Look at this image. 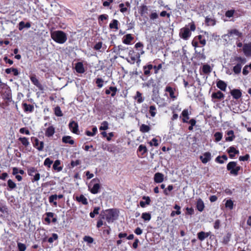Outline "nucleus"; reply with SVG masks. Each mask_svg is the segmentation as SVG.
<instances>
[{"mask_svg":"<svg viewBox=\"0 0 251 251\" xmlns=\"http://www.w3.org/2000/svg\"><path fill=\"white\" fill-rule=\"evenodd\" d=\"M119 216L118 212L116 209H109L102 210L100 217L101 219H105L108 223H113Z\"/></svg>","mask_w":251,"mask_h":251,"instance_id":"obj_1","label":"nucleus"},{"mask_svg":"<svg viewBox=\"0 0 251 251\" xmlns=\"http://www.w3.org/2000/svg\"><path fill=\"white\" fill-rule=\"evenodd\" d=\"M51 37L56 42L63 44L67 40L66 34L61 30L54 31L51 33Z\"/></svg>","mask_w":251,"mask_h":251,"instance_id":"obj_2","label":"nucleus"},{"mask_svg":"<svg viewBox=\"0 0 251 251\" xmlns=\"http://www.w3.org/2000/svg\"><path fill=\"white\" fill-rule=\"evenodd\" d=\"M241 167L237 165V163L234 161L229 162L226 166V169L230 171V174L235 176L238 175V172L240 170Z\"/></svg>","mask_w":251,"mask_h":251,"instance_id":"obj_3","label":"nucleus"},{"mask_svg":"<svg viewBox=\"0 0 251 251\" xmlns=\"http://www.w3.org/2000/svg\"><path fill=\"white\" fill-rule=\"evenodd\" d=\"M191 33L189 29L187 27H184L180 29L179 36L184 40H187L191 36Z\"/></svg>","mask_w":251,"mask_h":251,"instance_id":"obj_4","label":"nucleus"},{"mask_svg":"<svg viewBox=\"0 0 251 251\" xmlns=\"http://www.w3.org/2000/svg\"><path fill=\"white\" fill-rule=\"evenodd\" d=\"M134 53V51L133 50H130L128 51V55L130 56V59H126L127 61L131 63V64H134L137 59H138V61H140V54L139 53H138L136 55H133V54Z\"/></svg>","mask_w":251,"mask_h":251,"instance_id":"obj_5","label":"nucleus"},{"mask_svg":"<svg viewBox=\"0 0 251 251\" xmlns=\"http://www.w3.org/2000/svg\"><path fill=\"white\" fill-rule=\"evenodd\" d=\"M69 127L73 133H77L78 130V124L75 121H71L69 124Z\"/></svg>","mask_w":251,"mask_h":251,"instance_id":"obj_6","label":"nucleus"},{"mask_svg":"<svg viewBox=\"0 0 251 251\" xmlns=\"http://www.w3.org/2000/svg\"><path fill=\"white\" fill-rule=\"evenodd\" d=\"M200 158L203 163L206 164L211 160V153L209 152H206L202 155L201 156Z\"/></svg>","mask_w":251,"mask_h":251,"instance_id":"obj_7","label":"nucleus"},{"mask_svg":"<svg viewBox=\"0 0 251 251\" xmlns=\"http://www.w3.org/2000/svg\"><path fill=\"white\" fill-rule=\"evenodd\" d=\"M128 50V48L124 47L122 45H119L118 46L117 50V54L119 55V56L121 58H124V52Z\"/></svg>","mask_w":251,"mask_h":251,"instance_id":"obj_8","label":"nucleus"},{"mask_svg":"<svg viewBox=\"0 0 251 251\" xmlns=\"http://www.w3.org/2000/svg\"><path fill=\"white\" fill-rule=\"evenodd\" d=\"M33 146L34 147L39 151H41L43 150L44 143L43 141L40 142L37 138H34Z\"/></svg>","mask_w":251,"mask_h":251,"instance_id":"obj_9","label":"nucleus"},{"mask_svg":"<svg viewBox=\"0 0 251 251\" xmlns=\"http://www.w3.org/2000/svg\"><path fill=\"white\" fill-rule=\"evenodd\" d=\"M164 175L160 173H156L154 176V181L156 183H161L164 180Z\"/></svg>","mask_w":251,"mask_h":251,"instance_id":"obj_10","label":"nucleus"},{"mask_svg":"<svg viewBox=\"0 0 251 251\" xmlns=\"http://www.w3.org/2000/svg\"><path fill=\"white\" fill-rule=\"evenodd\" d=\"M55 133L54 127L51 126L48 127L45 131V135L48 137H50L53 136Z\"/></svg>","mask_w":251,"mask_h":251,"instance_id":"obj_11","label":"nucleus"},{"mask_svg":"<svg viewBox=\"0 0 251 251\" xmlns=\"http://www.w3.org/2000/svg\"><path fill=\"white\" fill-rule=\"evenodd\" d=\"M243 51L246 55H251V43L245 44L243 47Z\"/></svg>","mask_w":251,"mask_h":251,"instance_id":"obj_12","label":"nucleus"},{"mask_svg":"<svg viewBox=\"0 0 251 251\" xmlns=\"http://www.w3.org/2000/svg\"><path fill=\"white\" fill-rule=\"evenodd\" d=\"M230 94L236 100L239 99L242 96V93L239 89H233L230 92Z\"/></svg>","mask_w":251,"mask_h":251,"instance_id":"obj_13","label":"nucleus"},{"mask_svg":"<svg viewBox=\"0 0 251 251\" xmlns=\"http://www.w3.org/2000/svg\"><path fill=\"white\" fill-rule=\"evenodd\" d=\"M89 188L90 189V191L92 194H97L99 189H100V185L98 183H96L94 184L93 186L91 188L90 186H89Z\"/></svg>","mask_w":251,"mask_h":251,"instance_id":"obj_14","label":"nucleus"},{"mask_svg":"<svg viewBox=\"0 0 251 251\" xmlns=\"http://www.w3.org/2000/svg\"><path fill=\"white\" fill-rule=\"evenodd\" d=\"M217 86L222 91H225L226 89L227 85L224 81L220 80L217 82Z\"/></svg>","mask_w":251,"mask_h":251,"instance_id":"obj_15","label":"nucleus"},{"mask_svg":"<svg viewBox=\"0 0 251 251\" xmlns=\"http://www.w3.org/2000/svg\"><path fill=\"white\" fill-rule=\"evenodd\" d=\"M143 199L145 200L146 201H140V205L142 207H145L146 204H147V205L150 204V203L151 202V199L149 197L144 196L143 197Z\"/></svg>","mask_w":251,"mask_h":251,"instance_id":"obj_16","label":"nucleus"},{"mask_svg":"<svg viewBox=\"0 0 251 251\" xmlns=\"http://www.w3.org/2000/svg\"><path fill=\"white\" fill-rule=\"evenodd\" d=\"M209 235V233L208 232H205L204 231H201L198 233V238L201 241H203L206 237Z\"/></svg>","mask_w":251,"mask_h":251,"instance_id":"obj_17","label":"nucleus"},{"mask_svg":"<svg viewBox=\"0 0 251 251\" xmlns=\"http://www.w3.org/2000/svg\"><path fill=\"white\" fill-rule=\"evenodd\" d=\"M23 106L25 112H31L34 109V106L31 104H27L26 103H23Z\"/></svg>","mask_w":251,"mask_h":251,"instance_id":"obj_18","label":"nucleus"},{"mask_svg":"<svg viewBox=\"0 0 251 251\" xmlns=\"http://www.w3.org/2000/svg\"><path fill=\"white\" fill-rule=\"evenodd\" d=\"M30 26L31 24L29 22H27L25 24L24 22L21 21L19 24V29L20 30H22L25 27L28 28Z\"/></svg>","mask_w":251,"mask_h":251,"instance_id":"obj_19","label":"nucleus"},{"mask_svg":"<svg viewBox=\"0 0 251 251\" xmlns=\"http://www.w3.org/2000/svg\"><path fill=\"white\" fill-rule=\"evenodd\" d=\"M197 208L198 210L200 212L202 211L204 208L203 202L201 199H199L197 201Z\"/></svg>","mask_w":251,"mask_h":251,"instance_id":"obj_20","label":"nucleus"},{"mask_svg":"<svg viewBox=\"0 0 251 251\" xmlns=\"http://www.w3.org/2000/svg\"><path fill=\"white\" fill-rule=\"evenodd\" d=\"M226 134L228 136V137H227L226 138V141H232L235 138L233 130H230L227 132Z\"/></svg>","mask_w":251,"mask_h":251,"instance_id":"obj_21","label":"nucleus"},{"mask_svg":"<svg viewBox=\"0 0 251 251\" xmlns=\"http://www.w3.org/2000/svg\"><path fill=\"white\" fill-rule=\"evenodd\" d=\"M75 69L77 73H83L84 72V69L83 64L81 62H78L75 65Z\"/></svg>","mask_w":251,"mask_h":251,"instance_id":"obj_22","label":"nucleus"},{"mask_svg":"<svg viewBox=\"0 0 251 251\" xmlns=\"http://www.w3.org/2000/svg\"><path fill=\"white\" fill-rule=\"evenodd\" d=\"M182 116L183 117L182 121L183 123H187L188 120L189 119L188 110L187 109H184L182 112Z\"/></svg>","mask_w":251,"mask_h":251,"instance_id":"obj_23","label":"nucleus"},{"mask_svg":"<svg viewBox=\"0 0 251 251\" xmlns=\"http://www.w3.org/2000/svg\"><path fill=\"white\" fill-rule=\"evenodd\" d=\"M62 142L64 143H68L70 145H73L75 143L74 141L71 139V137L70 136L63 137Z\"/></svg>","mask_w":251,"mask_h":251,"instance_id":"obj_24","label":"nucleus"},{"mask_svg":"<svg viewBox=\"0 0 251 251\" xmlns=\"http://www.w3.org/2000/svg\"><path fill=\"white\" fill-rule=\"evenodd\" d=\"M60 164V161L59 160H56L54 161L53 165V169L55 170L60 172L62 170L63 168L61 166H59Z\"/></svg>","mask_w":251,"mask_h":251,"instance_id":"obj_25","label":"nucleus"},{"mask_svg":"<svg viewBox=\"0 0 251 251\" xmlns=\"http://www.w3.org/2000/svg\"><path fill=\"white\" fill-rule=\"evenodd\" d=\"M76 200L78 202H81L84 205L88 204L87 199L83 195H81L79 197H76Z\"/></svg>","mask_w":251,"mask_h":251,"instance_id":"obj_26","label":"nucleus"},{"mask_svg":"<svg viewBox=\"0 0 251 251\" xmlns=\"http://www.w3.org/2000/svg\"><path fill=\"white\" fill-rule=\"evenodd\" d=\"M133 39V38L132 37L130 34H126L125 36L124 39L123 40V43L126 44H129L131 41Z\"/></svg>","mask_w":251,"mask_h":251,"instance_id":"obj_27","label":"nucleus"},{"mask_svg":"<svg viewBox=\"0 0 251 251\" xmlns=\"http://www.w3.org/2000/svg\"><path fill=\"white\" fill-rule=\"evenodd\" d=\"M212 97L217 99H222L224 98V95L221 91H218L216 93H213L212 94Z\"/></svg>","mask_w":251,"mask_h":251,"instance_id":"obj_28","label":"nucleus"},{"mask_svg":"<svg viewBox=\"0 0 251 251\" xmlns=\"http://www.w3.org/2000/svg\"><path fill=\"white\" fill-rule=\"evenodd\" d=\"M30 78L31 81L37 87L40 88L41 87V84L40 83L35 75L30 76Z\"/></svg>","mask_w":251,"mask_h":251,"instance_id":"obj_29","label":"nucleus"},{"mask_svg":"<svg viewBox=\"0 0 251 251\" xmlns=\"http://www.w3.org/2000/svg\"><path fill=\"white\" fill-rule=\"evenodd\" d=\"M233 34L238 37H241L242 36V33L240 32L238 30L236 29L230 30L228 33V36H230Z\"/></svg>","mask_w":251,"mask_h":251,"instance_id":"obj_30","label":"nucleus"},{"mask_svg":"<svg viewBox=\"0 0 251 251\" xmlns=\"http://www.w3.org/2000/svg\"><path fill=\"white\" fill-rule=\"evenodd\" d=\"M150 129L151 127L145 124H142L140 127V130L143 133L148 132Z\"/></svg>","mask_w":251,"mask_h":251,"instance_id":"obj_31","label":"nucleus"},{"mask_svg":"<svg viewBox=\"0 0 251 251\" xmlns=\"http://www.w3.org/2000/svg\"><path fill=\"white\" fill-rule=\"evenodd\" d=\"M242 68V65L240 63L237 64L234 67H233V71L235 74H239L241 73Z\"/></svg>","mask_w":251,"mask_h":251,"instance_id":"obj_32","label":"nucleus"},{"mask_svg":"<svg viewBox=\"0 0 251 251\" xmlns=\"http://www.w3.org/2000/svg\"><path fill=\"white\" fill-rule=\"evenodd\" d=\"M156 84L154 82V79L151 78L147 82L143 84L144 86H146L147 87H154Z\"/></svg>","mask_w":251,"mask_h":251,"instance_id":"obj_33","label":"nucleus"},{"mask_svg":"<svg viewBox=\"0 0 251 251\" xmlns=\"http://www.w3.org/2000/svg\"><path fill=\"white\" fill-rule=\"evenodd\" d=\"M118 21L117 20H113L112 22L109 25V27L111 29H115L117 30L118 29Z\"/></svg>","mask_w":251,"mask_h":251,"instance_id":"obj_34","label":"nucleus"},{"mask_svg":"<svg viewBox=\"0 0 251 251\" xmlns=\"http://www.w3.org/2000/svg\"><path fill=\"white\" fill-rule=\"evenodd\" d=\"M165 91L168 93H169L170 96L171 98L174 99L176 98V96H175L174 92L173 90V88L170 86H167L166 88Z\"/></svg>","mask_w":251,"mask_h":251,"instance_id":"obj_35","label":"nucleus"},{"mask_svg":"<svg viewBox=\"0 0 251 251\" xmlns=\"http://www.w3.org/2000/svg\"><path fill=\"white\" fill-rule=\"evenodd\" d=\"M205 22L208 25H214L216 24V21L214 19L207 17L205 18Z\"/></svg>","mask_w":251,"mask_h":251,"instance_id":"obj_36","label":"nucleus"},{"mask_svg":"<svg viewBox=\"0 0 251 251\" xmlns=\"http://www.w3.org/2000/svg\"><path fill=\"white\" fill-rule=\"evenodd\" d=\"M152 65H148L144 67V74L147 75H149L150 74V70L152 69Z\"/></svg>","mask_w":251,"mask_h":251,"instance_id":"obj_37","label":"nucleus"},{"mask_svg":"<svg viewBox=\"0 0 251 251\" xmlns=\"http://www.w3.org/2000/svg\"><path fill=\"white\" fill-rule=\"evenodd\" d=\"M141 217L145 221H149L151 219V215L149 213L145 212L142 213Z\"/></svg>","mask_w":251,"mask_h":251,"instance_id":"obj_38","label":"nucleus"},{"mask_svg":"<svg viewBox=\"0 0 251 251\" xmlns=\"http://www.w3.org/2000/svg\"><path fill=\"white\" fill-rule=\"evenodd\" d=\"M57 200V195H51L49 199V202L50 203H53V205L55 206L57 205V202L55 201Z\"/></svg>","mask_w":251,"mask_h":251,"instance_id":"obj_39","label":"nucleus"},{"mask_svg":"<svg viewBox=\"0 0 251 251\" xmlns=\"http://www.w3.org/2000/svg\"><path fill=\"white\" fill-rule=\"evenodd\" d=\"M202 71L205 74H208L211 72V69L209 65H204L202 67Z\"/></svg>","mask_w":251,"mask_h":251,"instance_id":"obj_40","label":"nucleus"},{"mask_svg":"<svg viewBox=\"0 0 251 251\" xmlns=\"http://www.w3.org/2000/svg\"><path fill=\"white\" fill-rule=\"evenodd\" d=\"M19 140L25 147H27L29 145V142H28L27 138L26 137H20Z\"/></svg>","mask_w":251,"mask_h":251,"instance_id":"obj_41","label":"nucleus"},{"mask_svg":"<svg viewBox=\"0 0 251 251\" xmlns=\"http://www.w3.org/2000/svg\"><path fill=\"white\" fill-rule=\"evenodd\" d=\"M102 47V42H99L97 43L94 47V49L96 50H98L100 52H102L103 51L101 50Z\"/></svg>","mask_w":251,"mask_h":251,"instance_id":"obj_42","label":"nucleus"},{"mask_svg":"<svg viewBox=\"0 0 251 251\" xmlns=\"http://www.w3.org/2000/svg\"><path fill=\"white\" fill-rule=\"evenodd\" d=\"M100 210V207H95L93 211L91 212L90 213V216L92 218H94L96 214L97 215L99 214V211Z\"/></svg>","mask_w":251,"mask_h":251,"instance_id":"obj_43","label":"nucleus"},{"mask_svg":"<svg viewBox=\"0 0 251 251\" xmlns=\"http://www.w3.org/2000/svg\"><path fill=\"white\" fill-rule=\"evenodd\" d=\"M138 151L142 152V154L143 155L147 152V149L144 145H140L138 148Z\"/></svg>","mask_w":251,"mask_h":251,"instance_id":"obj_44","label":"nucleus"},{"mask_svg":"<svg viewBox=\"0 0 251 251\" xmlns=\"http://www.w3.org/2000/svg\"><path fill=\"white\" fill-rule=\"evenodd\" d=\"M108 128V123L107 121H103L101 123V126L100 127V130H105Z\"/></svg>","mask_w":251,"mask_h":251,"instance_id":"obj_45","label":"nucleus"},{"mask_svg":"<svg viewBox=\"0 0 251 251\" xmlns=\"http://www.w3.org/2000/svg\"><path fill=\"white\" fill-rule=\"evenodd\" d=\"M135 99H137V102L138 103H141L144 100V99H143L142 97V94L139 91H137L136 92V96Z\"/></svg>","mask_w":251,"mask_h":251,"instance_id":"obj_46","label":"nucleus"},{"mask_svg":"<svg viewBox=\"0 0 251 251\" xmlns=\"http://www.w3.org/2000/svg\"><path fill=\"white\" fill-rule=\"evenodd\" d=\"M234 60L235 61H238L239 63L242 64H244L246 62V59L244 58H242L240 56H236L234 57Z\"/></svg>","mask_w":251,"mask_h":251,"instance_id":"obj_47","label":"nucleus"},{"mask_svg":"<svg viewBox=\"0 0 251 251\" xmlns=\"http://www.w3.org/2000/svg\"><path fill=\"white\" fill-rule=\"evenodd\" d=\"M233 202L232 200H228L226 201L225 206L227 208H229L230 209H233Z\"/></svg>","mask_w":251,"mask_h":251,"instance_id":"obj_48","label":"nucleus"},{"mask_svg":"<svg viewBox=\"0 0 251 251\" xmlns=\"http://www.w3.org/2000/svg\"><path fill=\"white\" fill-rule=\"evenodd\" d=\"M17 246L19 251H25L26 249L25 245L22 243H18Z\"/></svg>","mask_w":251,"mask_h":251,"instance_id":"obj_49","label":"nucleus"},{"mask_svg":"<svg viewBox=\"0 0 251 251\" xmlns=\"http://www.w3.org/2000/svg\"><path fill=\"white\" fill-rule=\"evenodd\" d=\"M8 186L11 189H13L16 187V183L13 182L11 179H9L7 181Z\"/></svg>","mask_w":251,"mask_h":251,"instance_id":"obj_50","label":"nucleus"},{"mask_svg":"<svg viewBox=\"0 0 251 251\" xmlns=\"http://www.w3.org/2000/svg\"><path fill=\"white\" fill-rule=\"evenodd\" d=\"M155 110H156V108H155V106H154V105L150 106L149 112H150V113L151 114V115L152 117L155 116V115L156 114Z\"/></svg>","mask_w":251,"mask_h":251,"instance_id":"obj_51","label":"nucleus"},{"mask_svg":"<svg viewBox=\"0 0 251 251\" xmlns=\"http://www.w3.org/2000/svg\"><path fill=\"white\" fill-rule=\"evenodd\" d=\"M148 7L146 5H142L140 8V14L143 15L148 13Z\"/></svg>","mask_w":251,"mask_h":251,"instance_id":"obj_52","label":"nucleus"},{"mask_svg":"<svg viewBox=\"0 0 251 251\" xmlns=\"http://www.w3.org/2000/svg\"><path fill=\"white\" fill-rule=\"evenodd\" d=\"M231 237V234L228 233L223 238V243L225 244H226L229 241Z\"/></svg>","mask_w":251,"mask_h":251,"instance_id":"obj_53","label":"nucleus"},{"mask_svg":"<svg viewBox=\"0 0 251 251\" xmlns=\"http://www.w3.org/2000/svg\"><path fill=\"white\" fill-rule=\"evenodd\" d=\"M58 239V235L56 233H53L52 236L48 239V242L51 243L54 240H56Z\"/></svg>","mask_w":251,"mask_h":251,"instance_id":"obj_54","label":"nucleus"},{"mask_svg":"<svg viewBox=\"0 0 251 251\" xmlns=\"http://www.w3.org/2000/svg\"><path fill=\"white\" fill-rule=\"evenodd\" d=\"M227 152L229 154L231 153H234V154H238L239 151L236 150V149L234 147H230L227 150Z\"/></svg>","mask_w":251,"mask_h":251,"instance_id":"obj_55","label":"nucleus"},{"mask_svg":"<svg viewBox=\"0 0 251 251\" xmlns=\"http://www.w3.org/2000/svg\"><path fill=\"white\" fill-rule=\"evenodd\" d=\"M52 163L53 161L52 160H51L49 158H47L44 161V165L50 168V165Z\"/></svg>","mask_w":251,"mask_h":251,"instance_id":"obj_56","label":"nucleus"},{"mask_svg":"<svg viewBox=\"0 0 251 251\" xmlns=\"http://www.w3.org/2000/svg\"><path fill=\"white\" fill-rule=\"evenodd\" d=\"M55 114L57 116L61 117L62 116L63 114L59 106H57L55 108Z\"/></svg>","mask_w":251,"mask_h":251,"instance_id":"obj_57","label":"nucleus"},{"mask_svg":"<svg viewBox=\"0 0 251 251\" xmlns=\"http://www.w3.org/2000/svg\"><path fill=\"white\" fill-rule=\"evenodd\" d=\"M103 80L102 78H98L96 79V83L99 88H101L103 86Z\"/></svg>","mask_w":251,"mask_h":251,"instance_id":"obj_58","label":"nucleus"},{"mask_svg":"<svg viewBox=\"0 0 251 251\" xmlns=\"http://www.w3.org/2000/svg\"><path fill=\"white\" fill-rule=\"evenodd\" d=\"M235 12V10H227L226 13H225V15L226 17H228V18H230V17H232L233 16V14Z\"/></svg>","mask_w":251,"mask_h":251,"instance_id":"obj_59","label":"nucleus"},{"mask_svg":"<svg viewBox=\"0 0 251 251\" xmlns=\"http://www.w3.org/2000/svg\"><path fill=\"white\" fill-rule=\"evenodd\" d=\"M110 92H111V96L114 97L117 93V89L116 87L110 86Z\"/></svg>","mask_w":251,"mask_h":251,"instance_id":"obj_60","label":"nucleus"},{"mask_svg":"<svg viewBox=\"0 0 251 251\" xmlns=\"http://www.w3.org/2000/svg\"><path fill=\"white\" fill-rule=\"evenodd\" d=\"M83 240L88 243H92L94 241L93 238L89 236H85Z\"/></svg>","mask_w":251,"mask_h":251,"instance_id":"obj_61","label":"nucleus"},{"mask_svg":"<svg viewBox=\"0 0 251 251\" xmlns=\"http://www.w3.org/2000/svg\"><path fill=\"white\" fill-rule=\"evenodd\" d=\"M214 136L215 137L216 141L218 142L222 139V134L219 132H216L214 134Z\"/></svg>","mask_w":251,"mask_h":251,"instance_id":"obj_62","label":"nucleus"},{"mask_svg":"<svg viewBox=\"0 0 251 251\" xmlns=\"http://www.w3.org/2000/svg\"><path fill=\"white\" fill-rule=\"evenodd\" d=\"M28 174L29 176H33V174L37 171V170L34 167H30L28 169Z\"/></svg>","mask_w":251,"mask_h":251,"instance_id":"obj_63","label":"nucleus"},{"mask_svg":"<svg viewBox=\"0 0 251 251\" xmlns=\"http://www.w3.org/2000/svg\"><path fill=\"white\" fill-rule=\"evenodd\" d=\"M150 19L151 20H154L158 18V15L156 12L151 13L150 15Z\"/></svg>","mask_w":251,"mask_h":251,"instance_id":"obj_64","label":"nucleus"}]
</instances>
